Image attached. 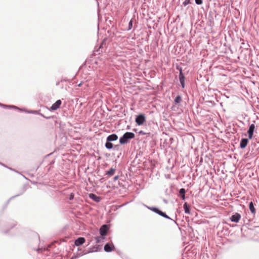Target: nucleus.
<instances>
[{
  "label": "nucleus",
  "instance_id": "obj_34",
  "mask_svg": "<svg viewBox=\"0 0 259 259\" xmlns=\"http://www.w3.org/2000/svg\"><path fill=\"white\" fill-rule=\"evenodd\" d=\"M0 164L3 165V163H2L1 162H0Z\"/></svg>",
  "mask_w": 259,
  "mask_h": 259
},
{
  "label": "nucleus",
  "instance_id": "obj_12",
  "mask_svg": "<svg viewBox=\"0 0 259 259\" xmlns=\"http://www.w3.org/2000/svg\"><path fill=\"white\" fill-rule=\"evenodd\" d=\"M89 198H91V199L93 200L94 201H95L96 202H99L101 200V198L100 197L97 196L96 195H95V194H93V193H90L89 194Z\"/></svg>",
  "mask_w": 259,
  "mask_h": 259
},
{
  "label": "nucleus",
  "instance_id": "obj_33",
  "mask_svg": "<svg viewBox=\"0 0 259 259\" xmlns=\"http://www.w3.org/2000/svg\"><path fill=\"white\" fill-rule=\"evenodd\" d=\"M0 164L3 165V163H2L1 162H0Z\"/></svg>",
  "mask_w": 259,
  "mask_h": 259
},
{
  "label": "nucleus",
  "instance_id": "obj_7",
  "mask_svg": "<svg viewBox=\"0 0 259 259\" xmlns=\"http://www.w3.org/2000/svg\"><path fill=\"white\" fill-rule=\"evenodd\" d=\"M62 103V102L60 100H58L57 101H56L55 103H54L52 105V106L50 107V110H52V111H54V110H57V109H58L59 108V107L60 106L61 104Z\"/></svg>",
  "mask_w": 259,
  "mask_h": 259
},
{
  "label": "nucleus",
  "instance_id": "obj_2",
  "mask_svg": "<svg viewBox=\"0 0 259 259\" xmlns=\"http://www.w3.org/2000/svg\"><path fill=\"white\" fill-rule=\"evenodd\" d=\"M146 207L152 210V211L155 212L156 213L159 214V215L165 218V219H169V220H172L170 218H169L165 213L163 212V211H161L160 210H159V209H158L156 207H149V206H146Z\"/></svg>",
  "mask_w": 259,
  "mask_h": 259
},
{
  "label": "nucleus",
  "instance_id": "obj_23",
  "mask_svg": "<svg viewBox=\"0 0 259 259\" xmlns=\"http://www.w3.org/2000/svg\"><path fill=\"white\" fill-rule=\"evenodd\" d=\"M190 3V0H185L183 2L184 6H186Z\"/></svg>",
  "mask_w": 259,
  "mask_h": 259
},
{
  "label": "nucleus",
  "instance_id": "obj_21",
  "mask_svg": "<svg viewBox=\"0 0 259 259\" xmlns=\"http://www.w3.org/2000/svg\"><path fill=\"white\" fill-rule=\"evenodd\" d=\"M186 190L184 188H181L179 190L180 196L185 194Z\"/></svg>",
  "mask_w": 259,
  "mask_h": 259
},
{
  "label": "nucleus",
  "instance_id": "obj_32",
  "mask_svg": "<svg viewBox=\"0 0 259 259\" xmlns=\"http://www.w3.org/2000/svg\"><path fill=\"white\" fill-rule=\"evenodd\" d=\"M0 164L3 165V163H2L1 162H0Z\"/></svg>",
  "mask_w": 259,
  "mask_h": 259
},
{
  "label": "nucleus",
  "instance_id": "obj_19",
  "mask_svg": "<svg viewBox=\"0 0 259 259\" xmlns=\"http://www.w3.org/2000/svg\"><path fill=\"white\" fill-rule=\"evenodd\" d=\"M182 101V98L180 96H178L175 99V102L176 104H179Z\"/></svg>",
  "mask_w": 259,
  "mask_h": 259
},
{
  "label": "nucleus",
  "instance_id": "obj_5",
  "mask_svg": "<svg viewBox=\"0 0 259 259\" xmlns=\"http://www.w3.org/2000/svg\"><path fill=\"white\" fill-rule=\"evenodd\" d=\"M241 219V215L236 212L233 214L230 218V220L232 222L238 223Z\"/></svg>",
  "mask_w": 259,
  "mask_h": 259
},
{
  "label": "nucleus",
  "instance_id": "obj_11",
  "mask_svg": "<svg viewBox=\"0 0 259 259\" xmlns=\"http://www.w3.org/2000/svg\"><path fill=\"white\" fill-rule=\"evenodd\" d=\"M248 142V140L246 138L242 139L240 143V147L242 149L245 148Z\"/></svg>",
  "mask_w": 259,
  "mask_h": 259
},
{
  "label": "nucleus",
  "instance_id": "obj_30",
  "mask_svg": "<svg viewBox=\"0 0 259 259\" xmlns=\"http://www.w3.org/2000/svg\"><path fill=\"white\" fill-rule=\"evenodd\" d=\"M77 256H72V257L71 258V259H76V258H77Z\"/></svg>",
  "mask_w": 259,
  "mask_h": 259
},
{
  "label": "nucleus",
  "instance_id": "obj_14",
  "mask_svg": "<svg viewBox=\"0 0 259 259\" xmlns=\"http://www.w3.org/2000/svg\"><path fill=\"white\" fill-rule=\"evenodd\" d=\"M0 106H2V107H4L5 108H9V109L14 108V109H17V110H19L22 111V110H21L19 108H18V107H17L16 106H13V105H4V104L0 103Z\"/></svg>",
  "mask_w": 259,
  "mask_h": 259
},
{
  "label": "nucleus",
  "instance_id": "obj_17",
  "mask_svg": "<svg viewBox=\"0 0 259 259\" xmlns=\"http://www.w3.org/2000/svg\"><path fill=\"white\" fill-rule=\"evenodd\" d=\"M95 239L96 243H100L104 239V237H102V236H97L95 237Z\"/></svg>",
  "mask_w": 259,
  "mask_h": 259
},
{
  "label": "nucleus",
  "instance_id": "obj_8",
  "mask_svg": "<svg viewBox=\"0 0 259 259\" xmlns=\"http://www.w3.org/2000/svg\"><path fill=\"white\" fill-rule=\"evenodd\" d=\"M254 128H255V125L254 124H251L249 125V129L247 131V133L248 135V138L249 139H251L252 138Z\"/></svg>",
  "mask_w": 259,
  "mask_h": 259
},
{
  "label": "nucleus",
  "instance_id": "obj_10",
  "mask_svg": "<svg viewBox=\"0 0 259 259\" xmlns=\"http://www.w3.org/2000/svg\"><path fill=\"white\" fill-rule=\"evenodd\" d=\"M85 242V239L83 237H79L75 240L74 244L78 246L82 245Z\"/></svg>",
  "mask_w": 259,
  "mask_h": 259
},
{
  "label": "nucleus",
  "instance_id": "obj_13",
  "mask_svg": "<svg viewBox=\"0 0 259 259\" xmlns=\"http://www.w3.org/2000/svg\"><path fill=\"white\" fill-rule=\"evenodd\" d=\"M117 139H118V136L115 134L110 135L109 136H108L107 138V140L108 141H110L111 142L112 141H115L117 140Z\"/></svg>",
  "mask_w": 259,
  "mask_h": 259
},
{
  "label": "nucleus",
  "instance_id": "obj_28",
  "mask_svg": "<svg viewBox=\"0 0 259 259\" xmlns=\"http://www.w3.org/2000/svg\"><path fill=\"white\" fill-rule=\"evenodd\" d=\"M181 198L183 199V200H185V194L184 195H181L180 196Z\"/></svg>",
  "mask_w": 259,
  "mask_h": 259
},
{
  "label": "nucleus",
  "instance_id": "obj_6",
  "mask_svg": "<svg viewBox=\"0 0 259 259\" xmlns=\"http://www.w3.org/2000/svg\"><path fill=\"white\" fill-rule=\"evenodd\" d=\"M108 230V227L107 225H104L100 229V234L102 237H104Z\"/></svg>",
  "mask_w": 259,
  "mask_h": 259
},
{
  "label": "nucleus",
  "instance_id": "obj_18",
  "mask_svg": "<svg viewBox=\"0 0 259 259\" xmlns=\"http://www.w3.org/2000/svg\"><path fill=\"white\" fill-rule=\"evenodd\" d=\"M105 147L108 149H111L113 148V144L111 142L108 141L107 140L106 143L105 144Z\"/></svg>",
  "mask_w": 259,
  "mask_h": 259
},
{
  "label": "nucleus",
  "instance_id": "obj_16",
  "mask_svg": "<svg viewBox=\"0 0 259 259\" xmlns=\"http://www.w3.org/2000/svg\"><path fill=\"white\" fill-rule=\"evenodd\" d=\"M184 209L185 212L187 214H190V206L187 204V203L185 202L184 204Z\"/></svg>",
  "mask_w": 259,
  "mask_h": 259
},
{
  "label": "nucleus",
  "instance_id": "obj_9",
  "mask_svg": "<svg viewBox=\"0 0 259 259\" xmlns=\"http://www.w3.org/2000/svg\"><path fill=\"white\" fill-rule=\"evenodd\" d=\"M114 246L113 244L108 243L104 246V249L106 252H109L114 250Z\"/></svg>",
  "mask_w": 259,
  "mask_h": 259
},
{
  "label": "nucleus",
  "instance_id": "obj_31",
  "mask_svg": "<svg viewBox=\"0 0 259 259\" xmlns=\"http://www.w3.org/2000/svg\"><path fill=\"white\" fill-rule=\"evenodd\" d=\"M81 83H79V84H78V87H80V86L81 85Z\"/></svg>",
  "mask_w": 259,
  "mask_h": 259
},
{
  "label": "nucleus",
  "instance_id": "obj_29",
  "mask_svg": "<svg viewBox=\"0 0 259 259\" xmlns=\"http://www.w3.org/2000/svg\"><path fill=\"white\" fill-rule=\"evenodd\" d=\"M118 178H119V177H118V176H115V177L114 178V180H118Z\"/></svg>",
  "mask_w": 259,
  "mask_h": 259
},
{
  "label": "nucleus",
  "instance_id": "obj_26",
  "mask_svg": "<svg viewBox=\"0 0 259 259\" xmlns=\"http://www.w3.org/2000/svg\"><path fill=\"white\" fill-rule=\"evenodd\" d=\"M74 195L73 194H71L69 197V199L72 200L73 199Z\"/></svg>",
  "mask_w": 259,
  "mask_h": 259
},
{
  "label": "nucleus",
  "instance_id": "obj_20",
  "mask_svg": "<svg viewBox=\"0 0 259 259\" xmlns=\"http://www.w3.org/2000/svg\"><path fill=\"white\" fill-rule=\"evenodd\" d=\"M115 170V168H112L106 173V174L109 176H112L114 175Z\"/></svg>",
  "mask_w": 259,
  "mask_h": 259
},
{
  "label": "nucleus",
  "instance_id": "obj_4",
  "mask_svg": "<svg viewBox=\"0 0 259 259\" xmlns=\"http://www.w3.org/2000/svg\"><path fill=\"white\" fill-rule=\"evenodd\" d=\"M179 71H180V73H179V77L180 82V83H181V87H182V88H185V77L183 73L182 69L181 68H180Z\"/></svg>",
  "mask_w": 259,
  "mask_h": 259
},
{
  "label": "nucleus",
  "instance_id": "obj_15",
  "mask_svg": "<svg viewBox=\"0 0 259 259\" xmlns=\"http://www.w3.org/2000/svg\"><path fill=\"white\" fill-rule=\"evenodd\" d=\"M249 208L252 214H255L256 212L255 208L252 202H250L249 204Z\"/></svg>",
  "mask_w": 259,
  "mask_h": 259
},
{
  "label": "nucleus",
  "instance_id": "obj_27",
  "mask_svg": "<svg viewBox=\"0 0 259 259\" xmlns=\"http://www.w3.org/2000/svg\"><path fill=\"white\" fill-rule=\"evenodd\" d=\"M139 133L141 135H145V133L144 132H143V131H140Z\"/></svg>",
  "mask_w": 259,
  "mask_h": 259
},
{
  "label": "nucleus",
  "instance_id": "obj_3",
  "mask_svg": "<svg viewBox=\"0 0 259 259\" xmlns=\"http://www.w3.org/2000/svg\"><path fill=\"white\" fill-rule=\"evenodd\" d=\"M146 118L144 114H141L137 116L136 118V122L138 125H142L145 121Z\"/></svg>",
  "mask_w": 259,
  "mask_h": 259
},
{
  "label": "nucleus",
  "instance_id": "obj_22",
  "mask_svg": "<svg viewBox=\"0 0 259 259\" xmlns=\"http://www.w3.org/2000/svg\"><path fill=\"white\" fill-rule=\"evenodd\" d=\"M132 26H133V21L132 20H131L129 23H128V30H131L132 28Z\"/></svg>",
  "mask_w": 259,
  "mask_h": 259
},
{
  "label": "nucleus",
  "instance_id": "obj_24",
  "mask_svg": "<svg viewBox=\"0 0 259 259\" xmlns=\"http://www.w3.org/2000/svg\"><path fill=\"white\" fill-rule=\"evenodd\" d=\"M195 3L197 5H201L202 4V0H195Z\"/></svg>",
  "mask_w": 259,
  "mask_h": 259
},
{
  "label": "nucleus",
  "instance_id": "obj_1",
  "mask_svg": "<svg viewBox=\"0 0 259 259\" xmlns=\"http://www.w3.org/2000/svg\"><path fill=\"white\" fill-rule=\"evenodd\" d=\"M135 137V134L132 132H126L120 138L119 143L121 144H124L128 142L130 139H133Z\"/></svg>",
  "mask_w": 259,
  "mask_h": 259
},
{
  "label": "nucleus",
  "instance_id": "obj_25",
  "mask_svg": "<svg viewBox=\"0 0 259 259\" xmlns=\"http://www.w3.org/2000/svg\"><path fill=\"white\" fill-rule=\"evenodd\" d=\"M27 112L28 113H36L37 112V111L30 110V111H27Z\"/></svg>",
  "mask_w": 259,
  "mask_h": 259
}]
</instances>
